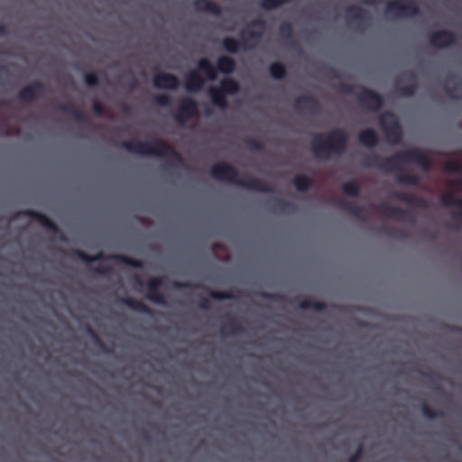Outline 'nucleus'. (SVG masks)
Segmentation results:
<instances>
[{
	"instance_id": "nucleus-26",
	"label": "nucleus",
	"mask_w": 462,
	"mask_h": 462,
	"mask_svg": "<svg viewBox=\"0 0 462 462\" xmlns=\"http://www.w3.org/2000/svg\"><path fill=\"white\" fill-rule=\"evenodd\" d=\"M58 109L61 112H64L66 114H69L75 120L81 122V123H87L88 117L86 114L79 108H78L73 103L68 102L65 104H60L58 106Z\"/></svg>"
},
{
	"instance_id": "nucleus-52",
	"label": "nucleus",
	"mask_w": 462,
	"mask_h": 462,
	"mask_svg": "<svg viewBox=\"0 0 462 462\" xmlns=\"http://www.w3.org/2000/svg\"><path fill=\"white\" fill-rule=\"evenodd\" d=\"M383 231L387 234V235H390V236H393V235H396V236H403V233L401 232V231H397L393 228H390V227H387V226H383Z\"/></svg>"
},
{
	"instance_id": "nucleus-41",
	"label": "nucleus",
	"mask_w": 462,
	"mask_h": 462,
	"mask_svg": "<svg viewBox=\"0 0 462 462\" xmlns=\"http://www.w3.org/2000/svg\"><path fill=\"white\" fill-rule=\"evenodd\" d=\"M208 295L213 300H232L236 298V295L228 291H208Z\"/></svg>"
},
{
	"instance_id": "nucleus-42",
	"label": "nucleus",
	"mask_w": 462,
	"mask_h": 462,
	"mask_svg": "<svg viewBox=\"0 0 462 462\" xmlns=\"http://www.w3.org/2000/svg\"><path fill=\"white\" fill-rule=\"evenodd\" d=\"M445 171L448 173H460L462 171V164L455 160L448 161L445 164Z\"/></svg>"
},
{
	"instance_id": "nucleus-18",
	"label": "nucleus",
	"mask_w": 462,
	"mask_h": 462,
	"mask_svg": "<svg viewBox=\"0 0 462 462\" xmlns=\"http://www.w3.org/2000/svg\"><path fill=\"white\" fill-rule=\"evenodd\" d=\"M152 82L155 88L161 89L174 90L180 86L179 79L171 73H156L153 76Z\"/></svg>"
},
{
	"instance_id": "nucleus-51",
	"label": "nucleus",
	"mask_w": 462,
	"mask_h": 462,
	"mask_svg": "<svg viewBox=\"0 0 462 462\" xmlns=\"http://www.w3.org/2000/svg\"><path fill=\"white\" fill-rule=\"evenodd\" d=\"M95 273L101 274V275H107L111 273V267L107 265H102L97 268H96Z\"/></svg>"
},
{
	"instance_id": "nucleus-33",
	"label": "nucleus",
	"mask_w": 462,
	"mask_h": 462,
	"mask_svg": "<svg viewBox=\"0 0 462 462\" xmlns=\"http://www.w3.org/2000/svg\"><path fill=\"white\" fill-rule=\"evenodd\" d=\"M279 33L282 39L290 46H295V41L293 38V28L291 23H283L279 27Z\"/></svg>"
},
{
	"instance_id": "nucleus-32",
	"label": "nucleus",
	"mask_w": 462,
	"mask_h": 462,
	"mask_svg": "<svg viewBox=\"0 0 462 462\" xmlns=\"http://www.w3.org/2000/svg\"><path fill=\"white\" fill-rule=\"evenodd\" d=\"M235 68H236V62L231 57L221 56L217 59V71L223 72L225 74H230L235 70Z\"/></svg>"
},
{
	"instance_id": "nucleus-29",
	"label": "nucleus",
	"mask_w": 462,
	"mask_h": 462,
	"mask_svg": "<svg viewBox=\"0 0 462 462\" xmlns=\"http://www.w3.org/2000/svg\"><path fill=\"white\" fill-rule=\"evenodd\" d=\"M245 331V328L236 319L231 318L221 326L220 333L223 336H236Z\"/></svg>"
},
{
	"instance_id": "nucleus-25",
	"label": "nucleus",
	"mask_w": 462,
	"mask_h": 462,
	"mask_svg": "<svg viewBox=\"0 0 462 462\" xmlns=\"http://www.w3.org/2000/svg\"><path fill=\"white\" fill-rule=\"evenodd\" d=\"M294 107L297 110L307 109L316 111L319 106L318 100L311 95H304L295 99Z\"/></svg>"
},
{
	"instance_id": "nucleus-47",
	"label": "nucleus",
	"mask_w": 462,
	"mask_h": 462,
	"mask_svg": "<svg viewBox=\"0 0 462 462\" xmlns=\"http://www.w3.org/2000/svg\"><path fill=\"white\" fill-rule=\"evenodd\" d=\"M88 332L93 337V339L95 340L96 344L100 348H102L106 352H109V349L106 346V345L104 344V342L101 340V338L99 337V336L97 334V332L95 330H93L91 328H88Z\"/></svg>"
},
{
	"instance_id": "nucleus-43",
	"label": "nucleus",
	"mask_w": 462,
	"mask_h": 462,
	"mask_svg": "<svg viewBox=\"0 0 462 462\" xmlns=\"http://www.w3.org/2000/svg\"><path fill=\"white\" fill-rule=\"evenodd\" d=\"M84 81L87 86L92 88L99 84V78L97 72H88L84 75Z\"/></svg>"
},
{
	"instance_id": "nucleus-53",
	"label": "nucleus",
	"mask_w": 462,
	"mask_h": 462,
	"mask_svg": "<svg viewBox=\"0 0 462 462\" xmlns=\"http://www.w3.org/2000/svg\"><path fill=\"white\" fill-rule=\"evenodd\" d=\"M199 309L208 310L210 308L209 300L208 299H202L199 302Z\"/></svg>"
},
{
	"instance_id": "nucleus-49",
	"label": "nucleus",
	"mask_w": 462,
	"mask_h": 462,
	"mask_svg": "<svg viewBox=\"0 0 462 462\" xmlns=\"http://www.w3.org/2000/svg\"><path fill=\"white\" fill-rule=\"evenodd\" d=\"M93 111L97 116H102L105 112L104 105L99 101H95L92 106Z\"/></svg>"
},
{
	"instance_id": "nucleus-55",
	"label": "nucleus",
	"mask_w": 462,
	"mask_h": 462,
	"mask_svg": "<svg viewBox=\"0 0 462 462\" xmlns=\"http://www.w3.org/2000/svg\"><path fill=\"white\" fill-rule=\"evenodd\" d=\"M134 282L135 284H137L140 287H143L144 285L142 278L139 275H135L134 277Z\"/></svg>"
},
{
	"instance_id": "nucleus-63",
	"label": "nucleus",
	"mask_w": 462,
	"mask_h": 462,
	"mask_svg": "<svg viewBox=\"0 0 462 462\" xmlns=\"http://www.w3.org/2000/svg\"><path fill=\"white\" fill-rule=\"evenodd\" d=\"M452 79L453 77L448 78V81L449 82Z\"/></svg>"
},
{
	"instance_id": "nucleus-5",
	"label": "nucleus",
	"mask_w": 462,
	"mask_h": 462,
	"mask_svg": "<svg viewBox=\"0 0 462 462\" xmlns=\"http://www.w3.org/2000/svg\"><path fill=\"white\" fill-rule=\"evenodd\" d=\"M241 90L240 84L234 79H224L217 88L208 90L212 103L220 109H226L228 102L226 97L236 95Z\"/></svg>"
},
{
	"instance_id": "nucleus-14",
	"label": "nucleus",
	"mask_w": 462,
	"mask_h": 462,
	"mask_svg": "<svg viewBox=\"0 0 462 462\" xmlns=\"http://www.w3.org/2000/svg\"><path fill=\"white\" fill-rule=\"evenodd\" d=\"M45 90L44 83L40 80H34L19 91L18 98L23 103H31L41 97Z\"/></svg>"
},
{
	"instance_id": "nucleus-48",
	"label": "nucleus",
	"mask_w": 462,
	"mask_h": 462,
	"mask_svg": "<svg viewBox=\"0 0 462 462\" xmlns=\"http://www.w3.org/2000/svg\"><path fill=\"white\" fill-rule=\"evenodd\" d=\"M363 455V447L360 445L356 451L349 457L348 462H359Z\"/></svg>"
},
{
	"instance_id": "nucleus-57",
	"label": "nucleus",
	"mask_w": 462,
	"mask_h": 462,
	"mask_svg": "<svg viewBox=\"0 0 462 462\" xmlns=\"http://www.w3.org/2000/svg\"><path fill=\"white\" fill-rule=\"evenodd\" d=\"M7 34V28L5 25H0V36H5Z\"/></svg>"
},
{
	"instance_id": "nucleus-16",
	"label": "nucleus",
	"mask_w": 462,
	"mask_h": 462,
	"mask_svg": "<svg viewBox=\"0 0 462 462\" xmlns=\"http://www.w3.org/2000/svg\"><path fill=\"white\" fill-rule=\"evenodd\" d=\"M382 214L388 217L400 219L408 222H414V216L409 210L399 207L392 206L386 202L380 205Z\"/></svg>"
},
{
	"instance_id": "nucleus-12",
	"label": "nucleus",
	"mask_w": 462,
	"mask_h": 462,
	"mask_svg": "<svg viewBox=\"0 0 462 462\" xmlns=\"http://www.w3.org/2000/svg\"><path fill=\"white\" fill-rule=\"evenodd\" d=\"M265 27V21L261 18L253 20L249 26L241 32V37L248 38V45L252 46L249 48L253 49L258 43L263 36V30Z\"/></svg>"
},
{
	"instance_id": "nucleus-39",
	"label": "nucleus",
	"mask_w": 462,
	"mask_h": 462,
	"mask_svg": "<svg viewBox=\"0 0 462 462\" xmlns=\"http://www.w3.org/2000/svg\"><path fill=\"white\" fill-rule=\"evenodd\" d=\"M245 145L247 146L248 149L252 150V151H256V152H263L264 150V143L258 139V138H254V137H249L247 138L245 141Z\"/></svg>"
},
{
	"instance_id": "nucleus-2",
	"label": "nucleus",
	"mask_w": 462,
	"mask_h": 462,
	"mask_svg": "<svg viewBox=\"0 0 462 462\" xmlns=\"http://www.w3.org/2000/svg\"><path fill=\"white\" fill-rule=\"evenodd\" d=\"M211 176L217 180H226L236 186L245 188L249 190L258 191L262 193H273V188L265 181L254 178L247 177L245 179L239 178V172L236 167L227 162H217L210 169Z\"/></svg>"
},
{
	"instance_id": "nucleus-34",
	"label": "nucleus",
	"mask_w": 462,
	"mask_h": 462,
	"mask_svg": "<svg viewBox=\"0 0 462 462\" xmlns=\"http://www.w3.org/2000/svg\"><path fill=\"white\" fill-rule=\"evenodd\" d=\"M269 73L273 79L281 80L286 77L287 68L283 63L275 61L269 66Z\"/></svg>"
},
{
	"instance_id": "nucleus-45",
	"label": "nucleus",
	"mask_w": 462,
	"mask_h": 462,
	"mask_svg": "<svg viewBox=\"0 0 462 462\" xmlns=\"http://www.w3.org/2000/svg\"><path fill=\"white\" fill-rule=\"evenodd\" d=\"M260 296L263 299L271 300L275 302H281L284 300V296L282 294L275 292L263 291L260 293Z\"/></svg>"
},
{
	"instance_id": "nucleus-13",
	"label": "nucleus",
	"mask_w": 462,
	"mask_h": 462,
	"mask_svg": "<svg viewBox=\"0 0 462 462\" xmlns=\"http://www.w3.org/2000/svg\"><path fill=\"white\" fill-rule=\"evenodd\" d=\"M456 42V33L448 30L433 32L429 36L430 45L437 49H444L452 46Z\"/></svg>"
},
{
	"instance_id": "nucleus-23",
	"label": "nucleus",
	"mask_w": 462,
	"mask_h": 462,
	"mask_svg": "<svg viewBox=\"0 0 462 462\" xmlns=\"http://www.w3.org/2000/svg\"><path fill=\"white\" fill-rule=\"evenodd\" d=\"M393 198L418 208H426L427 202L421 197L406 192H394Z\"/></svg>"
},
{
	"instance_id": "nucleus-17",
	"label": "nucleus",
	"mask_w": 462,
	"mask_h": 462,
	"mask_svg": "<svg viewBox=\"0 0 462 462\" xmlns=\"http://www.w3.org/2000/svg\"><path fill=\"white\" fill-rule=\"evenodd\" d=\"M162 285V280L161 278H152L147 283V294L146 298L152 302L159 305H166L165 296L159 291V288Z\"/></svg>"
},
{
	"instance_id": "nucleus-1",
	"label": "nucleus",
	"mask_w": 462,
	"mask_h": 462,
	"mask_svg": "<svg viewBox=\"0 0 462 462\" xmlns=\"http://www.w3.org/2000/svg\"><path fill=\"white\" fill-rule=\"evenodd\" d=\"M411 162L418 164L425 171H430L432 168L430 157L419 148L396 152L384 160H381L377 154H373L364 160L363 165L367 168L375 167L387 173L396 172L398 173L396 177L398 183L406 186H418L420 178L413 172L402 171V165Z\"/></svg>"
},
{
	"instance_id": "nucleus-19",
	"label": "nucleus",
	"mask_w": 462,
	"mask_h": 462,
	"mask_svg": "<svg viewBox=\"0 0 462 462\" xmlns=\"http://www.w3.org/2000/svg\"><path fill=\"white\" fill-rule=\"evenodd\" d=\"M346 16L350 23H356L360 26L370 20L367 12L358 5L348 6L346 10Z\"/></svg>"
},
{
	"instance_id": "nucleus-40",
	"label": "nucleus",
	"mask_w": 462,
	"mask_h": 462,
	"mask_svg": "<svg viewBox=\"0 0 462 462\" xmlns=\"http://www.w3.org/2000/svg\"><path fill=\"white\" fill-rule=\"evenodd\" d=\"M275 208L282 212L292 211L296 208L292 202L287 201L283 199L277 198L274 199Z\"/></svg>"
},
{
	"instance_id": "nucleus-44",
	"label": "nucleus",
	"mask_w": 462,
	"mask_h": 462,
	"mask_svg": "<svg viewBox=\"0 0 462 462\" xmlns=\"http://www.w3.org/2000/svg\"><path fill=\"white\" fill-rule=\"evenodd\" d=\"M445 89L448 97L453 99H458L460 97L457 93L459 90H462V82H458L453 87L447 85Z\"/></svg>"
},
{
	"instance_id": "nucleus-15",
	"label": "nucleus",
	"mask_w": 462,
	"mask_h": 462,
	"mask_svg": "<svg viewBox=\"0 0 462 462\" xmlns=\"http://www.w3.org/2000/svg\"><path fill=\"white\" fill-rule=\"evenodd\" d=\"M20 214L29 217L32 220L39 222L42 227L51 231L53 234L60 233V229L59 228L58 225L52 219H51L48 216H46L45 214H43L42 212H39V211L33 210V209H26V210L20 212Z\"/></svg>"
},
{
	"instance_id": "nucleus-8",
	"label": "nucleus",
	"mask_w": 462,
	"mask_h": 462,
	"mask_svg": "<svg viewBox=\"0 0 462 462\" xmlns=\"http://www.w3.org/2000/svg\"><path fill=\"white\" fill-rule=\"evenodd\" d=\"M379 123L389 143L396 144L402 141V126L392 112H383L379 117Z\"/></svg>"
},
{
	"instance_id": "nucleus-30",
	"label": "nucleus",
	"mask_w": 462,
	"mask_h": 462,
	"mask_svg": "<svg viewBox=\"0 0 462 462\" xmlns=\"http://www.w3.org/2000/svg\"><path fill=\"white\" fill-rule=\"evenodd\" d=\"M198 68L204 72L209 80H214L217 77V69L207 58H202L198 61Z\"/></svg>"
},
{
	"instance_id": "nucleus-59",
	"label": "nucleus",
	"mask_w": 462,
	"mask_h": 462,
	"mask_svg": "<svg viewBox=\"0 0 462 462\" xmlns=\"http://www.w3.org/2000/svg\"><path fill=\"white\" fill-rule=\"evenodd\" d=\"M329 73L331 74V76L333 78H338L339 77L338 73H337V70L333 69V68L329 69Z\"/></svg>"
},
{
	"instance_id": "nucleus-61",
	"label": "nucleus",
	"mask_w": 462,
	"mask_h": 462,
	"mask_svg": "<svg viewBox=\"0 0 462 462\" xmlns=\"http://www.w3.org/2000/svg\"><path fill=\"white\" fill-rule=\"evenodd\" d=\"M363 3L372 5L375 2V0H362Z\"/></svg>"
},
{
	"instance_id": "nucleus-31",
	"label": "nucleus",
	"mask_w": 462,
	"mask_h": 462,
	"mask_svg": "<svg viewBox=\"0 0 462 462\" xmlns=\"http://www.w3.org/2000/svg\"><path fill=\"white\" fill-rule=\"evenodd\" d=\"M293 185L300 192H305L313 186V180L307 175L299 174L293 178Z\"/></svg>"
},
{
	"instance_id": "nucleus-56",
	"label": "nucleus",
	"mask_w": 462,
	"mask_h": 462,
	"mask_svg": "<svg viewBox=\"0 0 462 462\" xmlns=\"http://www.w3.org/2000/svg\"><path fill=\"white\" fill-rule=\"evenodd\" d=\"M452 186L462 189V178L452 182Z\"/></svg>"
},
{
	"instance_id": "nucleus-28",
	"label": "nucleus",
	"mask_w": 462,
	"mask_h": 462,
	"mask_svg": "<svg viewBox=\"0 0 462 462\" xmlns=\"http://www.w3.org/2000/svg\"><path fill=\"white\" fill-rule=\"evenodd\" d=\"M358 141L364 146L372 148L378 144L379 137L374 129L367 128L358 134Z\"/></svg>"
},
{
	"instance_id": "nucleus-22",
	"label": "nucleus",
	"mask_w": 462,
	"mask_h": 462,
	"mask_svg": "<svg viewBox=\"0 0 462 462\" xmlns=\"http://www.w3.org/2000/svg\"><path fill=\"white\" fill-rule=\"evenodd\" d=\"M119 301L122 304L128 307L129 309H131L132 310H134V311H137L140 313H143V314H147L150 316L153 315V310L151 308H149L147 305H145L143 302H142L141 300H135V299H133L130 297H123V298L119 299Z\"/></svg>"
},
{
	"instance_id": "nucleus-38",
	"label": "nucleus",
	"mask_w": 462,
	"mask_h": 462,
	"mask_svg": "<svg viewBox=\"0 0 462 462\" xmlns=\"http://www.w3.org/2000/svg\"><path fill=\"white\" fill-rule=\"evenodd\" d=\"M420 410L423 416L430 420L440 418L443 416V413L441 411L433 410L427 402H423L421 404Z\"/></svg>"
},
{
	"instance_id": "nucleus-6",
	"label": "nucleus",
	"mask_w": 462,
	"mask_h": 462,
	"mask_svg": "<svg viewBox=\"0 0 462 462\" xmlns=\"http://www.w3.org/2000/svg\"><path fill=\"white\" fill-rule=\"evenodd\" d=\"M75 254L79 259H81L82 261H84L86 263H94V262H98V261H103V260H114V261H116L118 263H124L125 265H128V266H131L134 268L142 269L144 266V263L143 261L136 260V259H134L132 257H129V256H126L124 254L106 255L103 252H99L95 255H90V254H88L83 251H80V250H76Z\"/></svg>"
},
{
	"instance_id": "nucleus-21",
	"label": "nucleus",
	"mask_w": 462,
	"mask_h": 462,
	"mask_svg": "<svg viewBox=\"0 0 462 462\" xmlns=\"http://www.w3.org/2000/svg\"><path fill=\"white\" fill-rule=\"evenodd\" d=\"M193 7L196 11L201 13H208L214 15L221 14V7L211 0H195Z\"/></svg>"
},
{
	"instance_id": "nucleus-60",
	"label": "nucleus",
	"mask_w": 462,
	"mask_h": 462,
	"mask_svg": "<svg viewBox=\"0 0 462 462\" xmlns=\"http://www.w3.org/2000/svg\"><path fill=\"white\" fill-rule=\"evenodd\" d=\"M454 216L462 221V211L455 213Z\"/></svg>"
},
{
	"instance_id": "nucleus-20",
	"label": "nucleus",
	"mask_w": 462,
	"mask_h": 462,
	"mask_svg": "<svg viewBox=\"0 0 462 462\" xmlns=\"http://www.w3.org/2000/svg\"><path fill=\"white\" fill-rule=\"evenodd\" d=\"M222 46L224 50L229 53H236L240 49L249 50L251 46L248 45V38L243 37L241 40L226 37L222 41Z\"/></svg>"
},
{
	"instance_id": "nucleus-11",
	"label": "nucleus",
	"mask_w": 462,
	"mask_h": 462,
	"mask_svg": "<svg viewBox=\"0 0 462 462\" xmlns=\"http://www.w3.org/2000/svg\"><path fill=\"white\" fill-rule=\"evenodd\" d=\"M198 104L191 97L181 99L179 108L174 116L176 122L184 125L188 120L198 116Z\"/></svg>"
},
{
	"instance_id": "nucleus-10",
	"label": "nucleus",
	"mask_w": 462,
	"mask_h": 462,
	"mask_svg": "<svg viewBox=\"0 0 462 462\" xmlns=\"http://www.w3.org/2000/svg\"><path fill=\"white\" fill-rule=\"evenodd\" d=\"M397 93L402 97H412L417 90V77L412 70L404 71L394 84Z\"/></svg>"
},
{
	"instance_id": "nucleus-54",
	"label": "nucleus",
	"mask_w": 462,
	"mask_h": 462,
	"mask_svg": "<svg viewBox=\"0 0 462 462\" xmlns=\"http://www.w3.org/2000/svg\"><path fill=\"white\" fill-rule=\"evenodd\" d=\"M174 286L177 288H190L192 285L189 282H175Z\"/></svg>"
},
{
	"instance_id": "nucleus-50",
	"label": "nucleus",
	"mask_w": 462,
	"mask_h": 462,
	"mask_svg": "<svg viewBox=\"0 0 462 462\" xmlns=\"http://www.w3.org/2000/svg\"><path fill=\"white\" fill-rule=\"evenodd\" d=\"M339 90L345 94H353L355 87L353 85L342 83L338 86Z\"/></svg>"
},
{
	"instance_id": "nucleus-46",
	"label": "nucleus",
	"mask_w": 462,
	"mask_h": 462,
	"mask_svg": "<svg viewBox=\"0 0 462 462\" xmlns=\"http://www.w3.org/2000/svg\"><path fill=\"white\" fill-rule=\"evenodd\" d=\"M171 99L170 96L166 94H162L154 97V103L160 106H169L171 105Z\"/></svg>"
},
{
	"instance_id": "nucleus-58",
	"label": "nucleus",
	"mask_w": 462,
	"mask_h": 462,
	"mask_svg": "<svg viewBox=\"0 0 462 462\" xmlns=\"http://www.w3.org/2000/svg\"><path fill=\"white\" fill-rule=\"evenodd\" d=\"M420 374L428 379H433V377H435V374L433 373L420 372Z\"/></svg>"
},
{
	"instance_id": "nucleus-9",
	"label": "nucleus",
	"mask_w": 462,
	"mask_h": 462,
	"mask_svg": "<svg viewBox=\"0 0 462 462\" xmlns=\"http://www.w3.org/2000/svg\"><path fill=\"white\" fill-rule=\"evenodd\" d=\"M360 89L361 91L357 95V101L363 108L377 112L383 107V98L380 94L364 87H361Z\"/></svg>"
},
{
	"instance_id": "nucleus-3",
	"label": "nucleus",
	"mask_w": 462,
	"mask_h": 462,
	"mask_svg": "<svg viewBox=\"0 0 462 462\" xmlns=\"http://www.w3.org/2000/svg\"><path fill=\"white\" fill-rule=\"evenodd\" d=\"M348 135L346 130L336 128L328 134H316L311 142V151L317 158L328 159L330 155H341L346 150Z\"/></svg>"
},
{
	"instance_id": "nucleus-24",
	"label": "nucleus",
	"mask_w": 462,
	"mask_h": 462,
	"mask_svg": "<svg viewBox=\"0 0 462 462\" xmlns=\"http://www.w3.org/2000/svg\"><path fill=\"white\" fill-rule=\"evenodd\" d=\"M205 79L200 76L198 70H192L185 79V88L189 92H197L201 89Z\"/></svg>"
},
{
	"instance_id": "nucleus-7",
	"label": "nucleus",
	"mask_w": 462,
	"mask_h": 462,
	"mask_svg": "<svg viewBox=\"0 0 462 462\" xmlns=\"http://www.w3.org/2000/svg\"><path fill=\"white\" fill-rule=\"evenodd\" d=\"M385 14L395 18L412 17L420 15V11L413 0H392L386 4Z\"/></svg>"
},
{
	"instance_id": "nucleus-4",
	"label": "nucleus",
	"mask_w": 462,
	"mask_h": 462,
	"mask_svg": "<svg viewBox=\"0 0 462 462\" xmlns=\"http://www.w3.org/2000/svg\"><path fill=\"white\" fill-rule=\"evenodd\" d=\"M121 147L134 154L169 157L171 159L167 163L169 166H172L174 162H182L181 155L171 145L161 139L151 143L138 140L124 141L121 143Z\"/></svg>"
},
{
	"instance_id": "nucleus-62",
	"label": "nucleus",
	"mask_w": 462,
	"mask_h": 462,
	"mask_svg": "<svg viewBox=\"0 0 462 462\" xmlns=\"http://www.w3.org/2000/svg\"><path fill=\"white\" fill-rule=\"evenodd\" d=\"M5 70H6V68L5 66H3V65H0V71L4 72Z\"/></svg>"
},
{
	"instance_id": "nucleus-37",
	"label": "nucleus",
	"mask_w": 462,
	"mask_h": 462,
	"mask_svg": "<svg viewBox=\"0 0 462 462\" xmlns=\"http://www.w3.org/2000/svg\"><path fill=\"white\" fill-rule=\"evenodd\" d=\"M342 191L354 198H357L360 195V186L356 180L347 181L343 184Z\"/></svg>"
},
{
	"instance_id": "nucleus-36",
	"label": "nucleus",
	"mask_w": 462,
	"mask_h": 462,
	"mask_svg": "<svg viewBox=\"0 0 462 462\" xmlns=\"http://www.w3.org/2000/svg\"><path fill=\"white\" fill-rule=\"evenodd\" d=\"M299 307L302 310H314L317 311H322L327 309L326 303L311 300H301L299 304Z\"/></svg>"
},
{
	"instance_id": "nucleus-27",
	"label": "nucleus",
	"mask_w": 462,
	"mask_h": 462,
	"mask_svg": "<svg viewBox=\"0 0 462 462\" xmlns=\"http://www.w3.org/2000/svg\"><path fill=\"white\" fill-rule=\"evenodd\" d=\"M337 206L341 208L342 210L347 212L348 214L354 216L355 217L364 220H366V217H365V209L363 207H360L355 203L352 202H346L343 200H337L336 201Z\"/></svg>"
},
{
	"instance_id": "nucleus-35",
	"label": "nucleus",
	"mask_w": 462,
	"mask_h": 462,
	"mask_svg": "<svg viewBox=\"0 0 462 462\" xmlns=\"http://www.w3.org/2000/svg\"><path fill=\"white\" fill-rule=\"evenodd\" d=\"M440 202L445 207L458 206L462 208V198H457L452 192L444 193L440 197Z\"/></svg>"
}]
</instances>
